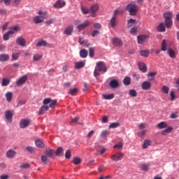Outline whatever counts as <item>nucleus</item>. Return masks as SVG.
<instances>
[{"instance_id": "1", "label": "nucleus", "mask_w": 179, "mask_h": 179, "mask_svg": "<svg viewBox=\"0 0 179 179\" xmlns=\"http://www.w3.org/2000/svg\"><path fill=\"white\" fill-rule=\"evenodd\" d=\"M107 71V66H106V64L104 62H99L96 63V66L94 71V78H97L100 76V72L106 73Z\"/></svg>"}, {"instance_id": "2", "label": "nucleus", "mask_w": 179, "mask_h": 179, "mask_svg": "<svg viewBox=\"0 0 179 179\" xmlns=\"http://www.w3.org/2000/svg\"><path fill=\"white\" fill-rule=\"evenodd\" d=\"M164 19L166 29H171L173 26V13L171 12L164 13Z\"/></svg>"}, {"instance_id": "3", "label": "nucleus", "mask_w": 179, "mask_h": 179, "mask_svg": "<svg viewBox=\"0 0 179 179\" xmlns=\"http://www.w3.org/2000/svg\"><path fill=\"white\" fill-rule=\"evenodd\" d=\"M38 15L34 17V22L36 24H38V23H43L44 22V19H47V11L43 12L42 10L38 11Z\"/></svg>"}, {"instance_id": "4", "label": "nucleus", "mask_w": 179, "mask_h": 179, "mask_svg": "<svg viewBox=\"0 0 179 179\" xmlns=\"http://www.w3.org/2000/svg\"><path fill=\"white\" fill-rule=\"evenodd\" d=\"M126 10L129 12L130 16H135L138 13V6L131 3L126 6Z\"/></svg>"}, {"instance_id": "5", "label": "nucleus", "mask_w": 179, "mask_h": 179, "mask_svg": "<svg viewBox=\"0 0 179 179\" xmlns=\"http://www.w3.org/2000/svg\"><path fill=\"white\" fill-rule=\"evenodd\" d=\"M80 20H79L74 21V24H76V26H77L76 29L80 31L86 29V27H88V26L90 25V22H89L87 20L84 22L83 24H80Z\"/></svg>"}, {"instance_id": "6", "label": "nucleus", "mask_w": 179, "mask_h": 179, "mask_svg": "<svg viewBox=\"0 0 179 179\" xmlns=\"http://www.w3.org/2000/svg\"><path fill=\"white\" fill-rule=\"evenodd\" d=\"M124 153L117 152L110 157L113 162H120L124 159Z\"/></svg>"}, {"instance_id": "7", "label": "nucleus", "mask_w": 179, "mask_h": 179, "mask_svg": "<svg viewBox=\"0 0 179 179\" xmlns=\"http://www.w3.org/2000/svg\"><path fill=\"white\" fill-rule=\"evenodd\" d=\"M43 104H45V106L50 104L49 107L50 108H55V106H57V100H52L51 98H46L43 100Z\"/></svg>"}, {"instance_id": "8", "label": "nucleus", "mask_w": 179, "mask_h": 179, "mask_svg": "<svg viewBox=\"0 0 179 179\" xmlns=\"http://www.w3.org/2000/svg\"><path fill=\"white\" fill-rule=\"evenodd\" d=\"M66 5V3L64 0H57L53 5L55 9H61V8H64Z\"/></svg>"}, {"instance_id": "9", "label": "nucleus", "mask_w": 179, "mask_h": 179, "mask_svg": "<svg viewBox=\"0 0 179 179\" xmlns=\"http://www.w3.org/2000/svg\"><path fill=\"white\" fill-rule=\"evenodd\" d=\"M30 122H31V121L30 120H29V119H23L20 122V127L21 129L27 128V127L29 125H30Z\"/></svg>"}, {"instance_id": "10", "label": "nucleus", "mask_w": 179, "mask_h": 179, "mask_svg": "<svg viewBox=\"0 0 179 179\" xmlns=\"http://www.w3.org/2000/svg\"><path fill=\"white\" fill-rule=\"evenodd\" d=\"M152 87V83L150 81H144L141 84V88L143 90H150Z\"/></svg>"}, {"instance_id": "11", "label": "nucleus", "mask_w": 179, "mask_h": 179, "mask_svg": "<svg viewBox=\"0 0 179 179\" xmlns=\"http://www.w3.org/2000/svg\"><path fill=\"white\" fill-rule=\"evenodd\" d=\"M99 10V4H94L90 7V12L92 13V17H94L96 16V12Z\"/></svg>"}, {"instance_id": "12", "label": "nucleus", "mask_w": 179, "mask_h": 179, "mask_svg": "<svg viewBox=\"0 0 179 179\" xmlns=\"http://www.w3.org/2000/svg\"><path fill=\"white\" fill-rule=\"evenodd\" d=\"M26 80H27V76H23L22 77L20 78L16 82L17 86H22L24 85V83H26Z\"/></svg>"}, {"instance_id": "13", "label": "nucleus", "mask_w": 179, "mask_h": 179, "mask_svg": "<svg viewBox=\"0 0 179 179\" xmlns=\"http://www.w3.org/2000/svg\"><path fill=\"white\" fill-rule=\"evenodd\" d=\"M5 117L8 122H12L13 117V113H12V110L6 111Z\"/></svg>"}, {"instance_id": "14", "label": "nucleus", "mask_w": 179, "mask_h": 179, "mask_svg": "<svg viewBox=\"0 0 179 179\" xmlns=\"http://www.w3.org/2000/svg\"><path fill=\"white\" fill-rule=\"evenodd\" d=\"M138 69L141 71L143 73H146V72H148V67L143 62H138Z\"/></svg>"}, {"instance_id": "15", "label": "nucleus", "mask_w": 179, "mask_h": 179, "mask_svg": "<svg viewBox=\"0 0 179 179\" xmlns=\"http://www.w3.org/2000/svg\"><path fill=\"white\" fill-rule=\"evenodd\" d=\"M72 33H73V27L69 26L65 29L64 31L63 32V34H66V36H71Z\"/></svg>"}, {"instance_id": "16", "label": "nucleus", "mask_w": 179, "mask_h": 179, "mask_svg": "<svg viewBox=\"0 0 179 179\" xmlns=\"http://www.w3.org/2000/svg\"><path fill=\"white\" fill-rule=\"evenodd\" d=\"M109 85L112 89H117V87H120V83L117 80H112L110 81Z\"/></svg>"}, {"instance_id": "17", "label": "nucleus", "mask_w": 179, "mask_h": 179, "mask_svg": "<svg viewBox=\"0 0 179 179\" xmlns=\"http://www.w3.org/2000/svg\"><path fill=\"white\" fill-rule=\"evenodd\" d=\"M44 154L48 157H50L51 159H52V157L55 156V151L54 150H47L44 152Z\"/></svg>"}, {"instance_id": "18", "label": "nucleus", "mask_w": 179, "mask_h": 179, "mask_svg": "<svg viewBox=\"0 0 179 179\" xmlns=\"http://www.w3.org/2000/svg\"><path fill=\"white\" fill-rule=\"evenodd\" d=\"M148 36L146 35L138 36L137 37L138 44H143V43H145V41H146V40L148 39Z\"/></svg>"}, {"instance_id": "19", "label": "nucleus", "mask_w": 179, "mask_h": 179, "mask_svg": "<svg viewBox=\"0 0 179 179\" xmlns=\"http://www.w3.org/2000/svg\"><path fill=\"white\" fill-rule=\"evenodd\" d=\"M16 156V151L13 150H8L6 152V157L8 159H13Z\"/></svg>"}, {"instance_id": "20", "label": "nucleus", "mask_w": 179, "mask_h": 179, "mask_svg": "<svg viewBox=\"0 0 179 179\" xmlns=\"http://www.w3.org/2000/svg\"><path fill=\"white\" fill-rule=\"evenodd\" d=\"M16 43L17 44H18V45H20L21 47H24V45H26V40L22 37L17 38Z\"/></svg>"}, {"instance_id": "21", "label": "nucleus", "mask_w": 179, "mask_h": 179, "mask_svg": "<svg viewBox=\"0 0 179 179\" xmlns=\"http://www.w3.org/2000/svg\"><path fill=\"white\" fill-rule=\"evenodd\" d=\"M9 61V55L1 54L0 55V62H6Z\"/></svg>"}, {"instance_id": "22", "label": "nucleus", "mask_w": 179, "mask_h": 179, "mask_svg": "<svg viewBox=\"0 0 179 179\" xmlns=\"http://www.w3.org/2000/svg\"><path fill=\"white\" fill-rule=\"evenodd\" d=\"M109 24L112 29L115 28L117 26V18L115 17H112V18L110 20Z\"/></svg>"}, {"instance_id": "23", "label": "nucleus", "mask_w": 179, "mask_h": 179, "mask_svg": "<svg viewBox=\"0 0 179 179\" xmlns=\"http://www.w3.org/2000/svg\"><path fill=\"white\" fill-rule=\"evenodd\" d=\"M169 42L167 40L164 39L162 41V46H161V51H167V47L169 45Z\"/></svg>"}, {"instance_id": "24", "label": "nucleus", "mask_w": 179, "mask_h": 179, "mask_svg": "<svg viewBox=\"0 0 179 179\" xmlns=\"http://www.w3.org/2000/svg\"><path fill=\"white\" fill-rule=\"evenodd\" d=\"M113 43L115 45H117V47H121V45H122V41H121V39L118 38H115L113 39Z\"/></svg>"}, {"instance_id": "25", "label": "nucleus", "mask_w": 179, "mask_h": 179, "mask_svg": "<svg viewBox=\"0 0 179 179\" xmlns=\"http://www.w3.org/2000/svg\"><path fill=\"white\" fill-rule=\"evenodd\" d=\"M157 29L159 33H164V31H166V25H164V23L162 22L159 24Z\"/></svg>"}, {"instance_id": "26", "label": "nucleus", "mask_w": 179, "mask_h": 179, "mask_svg": "<svg viewBox=\"0 0 179 179\" xmlns=\"http://www.w3.org/2000/svg\"><path fill=\"white\" fill-rule=\"evenodd\" d=\"M173 127H166L165 130L161 132V135H162L163 136H166V135H167V134H170L171 131H173Z\"/></svg>"}, {"instance_id": "27", "label": "nucleus", "mask_w": 179, "mask_h": 179, "mask_svg": "<svg viewBox=\"0 0 179 179\" xmlns=\"http://www.w3.org/2000/svg\"><path fill=\"white\" fill-rule=\"evenodd\" d=\"M48 106H43L42 107H41V109L38 112V115H43V114H44L45 113V111H48Z\"/></svg>"}, {"instance_id": "28", "label": "nucleus", "mask_w": 179, "mask_h": 179, "mask_svg": "<svg viewBox=\"0 0 179 179\" xmlns=\"http://www.w3.org/2000/svg\"><path fill=\"white\" fill-rule=\"evenodd\" d=\"M76 69H82L85 66V62H78L75 63Z\"/></svg>"}, {"instance_id": "29", "label": "nucleus", "mask_w": 179, "mask_h": 179, "mask_svg": "<svg viewBox=\"0 0 179 179\" xmlns=\"http://www.w3.org/2000/svg\"><path fill=\"white\" fill-rule=\"evenodd\" d=\"M6 97L7 101H8V103H10V101H12V98L13 97V93H12V92H7L6 94Z\"/></svg>"}, {"instance_id": "30", "label": "nucleus", "mask_w": 179, "mask_h": 179, "mask_svg": "<svg viewBox=\"0 0 179 179\" xmlns=\"http://www.w3.org/2000/svg\"><path fill=\"white\" fill-rule=\"evenodd\" d=\"M140 169L143 171H149V164H141L140 165Z\"/></svg>"}, {"instance_id": "31", "label": "nucleus", "mask_w": 179, "mask_h": 179, "mask_svg": "<svg viewBox=\"0 0 179 179\" xmlns=\"http://www.w3.org/2000/svg\"><path fill=\"white\" fill-rule=\"evenodd\" d=\"M158 129H164V128H167V123L166 122H161L157 124Z\"/></svg>"}, {"instance_id": "32", "label": "nucleus", "mask_w": 179, "mask_h": 179, "mask_svg": "<svg viewBox=\"0 0 179 179\" xmlns=\"http://www.w3.org/2000/svg\"><path fill=\"white\" fill-rule=\"evenodd\" d=\"M79 89L75 87V88H71L69 90V94H71V96H76V93H78Z\"/></svg>"}, {"instance_id": "33", "label": "nucleus", "mask_w": 179, "mask_h": 179, "mask_svg": "<svg viewBox=\"0 0 179 179\" xmlns=\"http://www.w3.org/2000/svg\"><path fill=\"white\" fill-rule=\"evenodd\" d=\"M122 146H124V144L122 142H120L113 146V149L117 150H122Z\"/></svg>"}, {"instance_id": "34", "label": "nucleus", "mask_w": 179, "mask_h": 179, "mask_svg": "<svg viewBox=\"0 0 179 179\" xmlns=\"http://www.w3.org/2000/svg\"><path fill=\"white\" fill-rule=\"evenodd\" d=\"M41 162L43 164H48V163H50V159L47 155H43L41 157Z\"/></svg>"}, {"instance_id": "35", "label": "nucleus", "mask_w": 179, "mask_h": 179, "mask_svg": "<svg viewBox=\"0 0 179 179\" xmlns=\"http://www.w3.org/2000/svg\"><path fill=\"white\" fill-rule=\"evenodd\" d=\"M87 50L83 49L80 51V57L81 58H86V57H87Z\"/></svg>"}, {"instance_id": "36", "label": "nucleus", "mask_w": 179, "mask_h": 179, "mask_svg": "<svg viewBox=\"0 0 179 179\" xmlns=\"http://www.w3.org/2000/svg\"><path fill=\"white\" fill-rule=\"evenodd\" d=\"M35 143H36V145L37 146V148H43L45 146L44 142H43V141H41V140H36Z\"/></svg>"}, {"instance_id": "37", "label": "nucleus", "mask_w": 179, "mask_h": 179, "mask_svg": "<svg viewBox=\"0 0 179 179\" xmlns=\"http://www.w3.org/2000/svg\"><path fill=\"white\" fill-rule=\"evenodd\" d=\"M9 83H10V80H9V78H3L1 86H8Z\"/></svg>"}, {"instance_id": "38", "label": "nucleus", "mask_w": 179, "mask_h": 179, "mask_svg": "<svg viewBox=\"0 0 179 179\" xmlns=\"http://www.w3.org/2000/svg\"><path fill=\"white\" fill-rule=\"evenodd\" d=\"M152 145V141L149 140H145L144 143L143 145V149H148V146H150Z\"/></svg>"}, {"instance_id": "39", "label": "nucleus", "mask_w": 179, "mask_h": 179, "mask_svg": "<svg viewBox=\"0 0 179 179\" xmlns=\"http://www.w3.org/2000/svg\"><path fill=\"white\" fill-rule=\"evenodd\" d=\"M167 52L171 58H176V52H174L171 48H169Z\"/></svg>"}, {"instance_id": "40", "label": "nucleus", "mask_w": 179, "mask_h": 179, "mask_svg": "<svg viewBox=\"0 0 179 179\" xmlns=\"http://www.w3.org/2000/svg\"><path fill=\"white\" fill-rule=\"evenodd\" d=\"M17 31H19V27L15 26L8 31V33H10L11 34H14V33H17Z\"/></svg>"}, {"instance_id": "41", "label": "nucleus", "mask_w": 179, "mask_h": 179, "mask_svg": "<svg viewBox=\"0 0 179 179\" xmlns=\"http://www.w3.org/2000/svg\"><path fill=\"white\" fill-rule=\"evenodd\" d=\"M47 45V41L41 40L36 43V47H45Z\"/></svg>"}, {"instance_id": "42", "label": "nucleus", "mask_w": 179, "mask_h": 179, "mask_svg": "<svg viewBox=\"0 0 179 179\" xmlns=\"http://www.w3.org/2000/svg\"><path fill=\"white\" fill-rule=\"evenodd\" d=\"M73 163L76 166H78V164H80V163H82V159L79 157H74L73 159Z\"/></svg>"}, {"instance_id": "43", "label": "nucleus", "mask_w": 179, "mask_h": 179, "mask_svg": "<svg viewBox=\"0 0 179 179\" xmlns=\"http://www.w3.org/2000/svg\"><path fill=\"white\" fill-rule=\"evenodd\" d=\"M103 97L105 99V100H111L114 99V94H103Z\"/></svg>"}, {"instance_id": "44", "label": "nucleus", "mask_w": 179, "mask_h": 179, "mask_svg": "<svg viewBox=\"0 0 179 179\" xmlns=\"http://www.w3.org/2000/svg\"><path fill=\"white\" fill-rule=\"evenodd\" d=\"M129 94L131 96V97H136V96H138V93L135 90H130L129 91Z\"/></svg>"}, {"instance_id": "45", "label": "nucleus", "mask_w": 179, "mask_h": 179, "mask_svg": "<svg viewBox=\"0 0 179 179\" xmlns=\"http://www.w3.org/2000/svg\"><path fill=\"white\" fill-rule=\"evenodd\" d=\"M19 57H20V52L13 53L12 54L13 61H17V59H19Z\"/></svg>"}, {"instance_id": "46", "label": "nucleus", "mask_w": 179, "mask_h": 179, "mask_svg": "<svg viewBox=\"0 0 179 179\" xmlns=\"http://www.w3.org/2000/svg\"><path fill=\"white\" fill-rule=\"evenodd\" d=\"M150 54V52H149V50H141L140 52V55L142 57H149Z\"/></svg>"}, {"instance_id": "47", "label": "nucleus", "mask_w": 179, "mask_h": 179, "mask_svg": "<svg viewBox=\"0 0 179 179\" xmlns=\"http://www.w3.org/2000/svg\"><path fill=\"white\" fill-rule=\"evenodd\" d=\"M123 82H124V84L126 85V86L131 85V78L129 77L124 78V79L123 80Z\"/></svg>"}, {"instance_id": "48", "label": "nucleus", "mask_w": 179, "mask_h": 179, "mask_svg": "<svg viewBox=\"0 0 179 179\" xmlns=\"http://www.w3.org/2000/svg\"><path fill=\"white\" fill-rule=\"evenodd\" d=\"M27 150L29 153H36V148L34 147H32V146H27Z\"/></svg>"}, {"instance_id": "49", "label": "nucleus", "mask_w": 179, "mask_h": 179, "mask_svg": "<svg viewBox=\"0 0 179 179\" xmlns=\"http://www.w3.org/2000/svg\"><path fill=\"white\" fill-rule=\"evenodd\" d=\"M62 152H64V148H62V147H59L57 148L56 152H55V155H56V156H59Z\"/></svg>"}, {"instance_id": "50", "label": "nucleus", "mask_w": 179, "mask_h": 179, "mask_svg": "<svg viewBox=\"0 0 179 179\" xmlns=\"http://www.w3.org/2000/svg\"><path fill=\"white\" fill-rule=\"evenodd\" d=\"M135 22H136V20L131 18L127 22V29H129V27H132V24L135 23Z\"/></svg>"}, {"instance_id": "51", "label": "nucleus", "mask_w": 179, "mask_h": 179, "mask_svg": "<svg viewBox=\"0 0 179 179\" xmlns=\"http://www.w3.org/2000/svg\"><path fill=\"white\" fill-rule=\"evenodd\" d=\"M170 90V88H169V87L164 85L162 87V91L163 92V93H165V94H169V92Z\"/></svg>"}, {"instance_id": "52", "label": "nucleus", "mask_w": 179, "mask_h": 179, "mask_svg": "<svg viewBox=\"0 0 179 179\" xmlns=\"http://www.w3.org/2000/svg\"><path fill=\"white\" fill-rule=\"evenodd\" d=\"M81 11L83 13V15H87V13H89V12H90L89 10V8L84 7V6L81 7Z\"/></svg>"}, {"instance_id": "53", "label": "nucleus", "mask_w": 179, "mask_h": 179, "mask_svg": "<svg viewBox=\"0 0 179 179\" xmlns=\"http://www.w3.org/2000/svg\"><path fill=\"white\" fill-rule=\"evenodd\" d=\"M71 156H72V153L71 152V150H67L66 153H65L66 159H71Z\"/></svg>"}, {"instance_id": "54", "label": "nucleus", "mask_w": 179, "mask_h": 179, "mask_svg": "<svg viewBox=\"0 0 179 179\" xmlns=\"http://www.w3.org/2000/svg\"><path fill=\"white\" fill-rule=\"evenodd\" d=\"M119 126H120V123L113 122L109 125V128H118Z\"/></svg>"}, {"instance_id": "55", "label": "nucleus", "mask_w": 179, "mask_h": 179, "mask_svg": "<svg viewBox=\"0 0 179 179\" xmlns=\"http://www.w3.org/2000/svg\"><path fill=\"white\" fill-rule=\"evenodd\" d=\"M33 58L34 61H38L43 58V55H34Z\"/></svg>"}, {"instance_id": "56", "label": "nucleus", "mask_w": 179, "mask_h": 179, "mask_svg": "<svg viewBox=\"0 0 179 179\" xmlns=\"http://www.w3.org/2000/svg\"><path fill=\"white\" fill-rule=\"evenodd\" d=\"M10 33H9V31H8L7 33L4 34L3 36V38L5 41L9 40V36H10Z\"/></svg>"}, {"instance_id": "57", "label": "nucleus", "mask_w": 179, "mask_h": 179, "mask_svg": "<svg viewBox=\"0 0 179 179\" xmlns=\"http://www.w3.org/2000/svg\"><path fill=\"white\" fill-rule=\"evenodd\" d=\"M89 51H90V57L91 58H93L94 57V48H90Z\"/></svg>"}, {"instance_id": "58", "label": "nucleus", "mask_w": 179, "mask_h": 179, "mask_svg": "<svg viewBox=\"0 0 179 179\" xmlns=\"http://www.w3.org/2000/svg\"><path fill=\"white\" fill-rule=\"evenodd\" d=\"M107 135H110V132H108V131H107V130L103 131L101 134V136L102 138H106V136H107Z\"/></svg>"}, {"instance_id": "59", "label": "nucleus", "mask_w": 179, "mask_h": 179, "mask_svg": "<svg viewBox=\"0 0 179 179\" xmlns=\"http://www.w3.org/2000/svg\"><path fill=\"white\" fill-rule=\"evenodd\" d=\"M138 31V27H134L130 30L131 34H136Z\"/></svg>"}, {"instance_id": "60", "label": "nucleus", "mask_w": 179, "mask_h": 179, "mask_svg": "<svg viewBox=\"0 0 179 179\" xmlns=\"http://www.w3.org/2000/svg\"><path fill=\"white\" fill-rule=\"evenodd\" d=\"M20 2H22V0H13V3L14 5V6H19V5H20Z\"/></svg>"}, {"instance_id": "61", "label": "nucleus", "mask_w": 179, "mask_h": 179, "mask_svg": "<svg viewBox=\"0 0 179 179\" xmlns=\"http://www.w3.org/2000/svg\"><path fill=\"white\" fill-rule=\"evenodd\" d=\"M79 43L80 44H85V45H87V41H85V39H83V38H80L79 40Z\"/></svg>"}, {"instance_id": "62", "label": "nucleus", "mask_w": 179, "mask_h": 179, "mask_svg": "<svg viewBox=\"0 0 179 179\" xmlns=\"http://www.w3.org/2000/svg\"><path fill=\"white\" fill-rule=\"evenodd\" d=\"M99 34H100V31H99V30H94L92 33V37H96L99 36Z\"/></svg>"}, {"instance_id": "63", "label": "nucleus", "mask_w": 179, "mask_h": 179, "mask_svg": "<svg viewBox=\"0 0 179 179\" xmlns=\"http://www.w3.org/2000/svg\"><path fill=\"white\" fill-rule=\"evenodd\" d=\"M148 76H150L152 78H150V80H153L155 76H156V72H151L150 73Z\"/></svg>"}, {"instance_id": "64", "label": "nucleus", "mask_w": 179, "mask_h": 179, "mask_svg": "<svg viewBox=\"0 0 179 179\" xmlns=\"http://www.w3.org/2000/svg\"><path fill=\"white\" fill-rule=\"evenodd\" d=\"M30 167V164H22L20 165V169H29Z\"/></svg>"}]
</instances>
